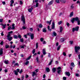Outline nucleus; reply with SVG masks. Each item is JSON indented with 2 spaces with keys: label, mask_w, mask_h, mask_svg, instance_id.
Instances as JSON below:
<instances>
[{
  "label": "nucleus",
  "mask_w": 80,
  "mask_h": 80,
  "mask_svg": "<svg viewBox=\"0 0 80 80\" xmlns=\"http://www.w3.org/2000/svg\"><path fill=\"white\" fill-rule=\"evenodd\" d=\"M11 33H13V31H11L8 32V34L7 36V37H8V40H9V41L10 42V41H11V40H12V37H10V36L11 35H10V34Z\"/></svg>",
  "instance_id": "nucleus-1"
},
{
  "label": "nucleus",
  "mask_w": 80,
  "mask_h": 80,
  "mask_svg": "<svg viewBox=\"0 0 80 80\" xmlns=\"http://www.w3.org/2000/svg\"><path fill=\"white\" fill-rule=\"evenodd\" d=\"M75 52L76 54H79V50L80 49V48L79 46H75Z\"/></svg>",
  "instance_id": "nucleus-2"
},
{
  "label": "nucleus",
  "mask_w": 80,
  "mask_h": 80,
  "mask_svg": "<svg viewBox=\"0 0 80 80\" xmlns=\"http://www.w3.org/2000/svg\"><path fill=\"white\" fill-rule=\"evenodd\" d=\"M79 20V18L78 17H76L75 18H73L72 19H71V22L72 23H74V22L75 21H76V22H77Z\"/></svg>",
  "instance_id": "nucleus-3"
},
{
  "label": "nucleus",
  "mask_w": 80,
  "mask_h": 80,
  "mask_svg": "<svg viewBox=\"0 0 80 80\" xmlns=\"http://www.w3.org/2000/svg\"><path fill=\"white\" fill-rule=\"evenodd\" d=\"M28 35H29V36H30L32 40L33 39V38H34V34L33 33L31 34V33H28Z\"/></svg>",
  "instance_id": "nucleus-4"
},
{
  "label": "nucleus",
  "mask_w": 80,
  "mask_h": 80,
  "mask_svg": "<svg viewBox=\"0 0 80 80\" xmlns=\"http://www.w3.org/2000/svg\"><path fill=\"white\" fill-rule=\"evenodd\" d=\"M79 28V27L77 26V27H76L75 28H72V32H74L75 31H77V32L78 31V29Z\"/></svg>",
  "instance_id": "nucleus-5"
},
{
  "label": "nucleus",
  "mask_w": 80,
  "mask_h": 80,
  "mask_svg": "<svg viewBox=\"0 0 80 80\" xmlns=\"http://www.w3.org/2000/svg\"><path fill=\"white\" fill-rule=\"evenodd\" d=\"M54 22H55L54 21H53L52 26V29H54V28H55V23H54Z\"/></svg>",
  "instance_id": "nucleus-6"
},
{
  "label": "nucleus",
  "mask_w": 80,
  "mask_h": 80,
  "mask_svg": "<svg viewBox=\"0 0 80 80\" xmlns=\"http://www.w3.org/2000/svg\"><path fill=\"white\" fill-rule=\"evenodd\" d=\"M21 19H22V20L23 23H25V17L23 16H22V17L21 18Z\"/></svg>",
  "instance_id": "nucleus-7"
},
{
  "label": "nucleus",
  "mask_w": 80,
  "mask_h": 80,
  "mask_svg": "<svg viewBox=\"0 0 80 80\" xmlns=\"http://www.w3.org/2000/svg\"><path fill=\"white\" fill-rule=\"evenodd\" d=\"M65 73V74L66 75H67V76H68V77H70V72H66Z\"/></svg>",
  "instance_id": "nucleus-8"
},
{
  "label": "nucleus",
  "mask_w": 80,
  "mask_h": 80,
  "mask_svg": "<svg viewBox=\"0 0 80 80\" xmlns=\"http://www.w3.org/2000/svg\"><path fill=\"white\" fill-rule=\"evenodd\" d=\"M42 53L43 55H46V54H47V53H46V52H45V49H43Z\"/></svg>",
  "instance_id": "nucleus-9"
},
{
  "label": "nucleus",
  "mask_w": 80,
  "mask_h": 80,
  "mask_svg": "<svg viewBox=\"0 0 80 80\" xmlns=\"http://www.w3.org/2000/svg\"><path fill=\"white\" fill-rule=\"evenodd\" d=\"M53 1L52 0L51 1H50L48 3V5H51L53 4Z\"/></svg>",
  "instance_id": "nucleus-10"
},
{
  "label": "nucleus",
  "mask_w": 80,
  "mask_h": 80,
  "mask_svg": "<svg viewBox=\"0 0 80 80\" xmlns=\"http://www.w3.org/2000/svg\"><path fill=\"white\" fill-rule=\"evenodd\" d=\"M71 66L72 68H73V67H75V64H74V63L72 62L71 64Z\"/></svg>",
  "instance_id": "nucleus-11"
},
{
  "label": "nucleus",
  "mask_w": 80,
  "mask_h": 80,
  "mask_svg": "<svg viewBox=\"0 0 80 80\" xmlns=\"http://www.w3.org/2000/svg\"><path fill=\"white\" fill-rule=\"evenodd\" d=\"M33 8H32V7H31V8H29L28 9V12H32V10H33Z\"/></svg>",
  "instance_id": "nucleus-12"
},
{
  "label": "nucleus",
  "mask_w": 80,
  "mask_h": 80,
  "mask_svg": "<svg viewBox=\"0 0 80 80\" xmlns=\"http://www.w3.org/2000/svg\"><path fill=\"white\" fill-rule=\"evenodd\" d=\"M46 70L47 72H49L50 70L49 68H46Z\"/></svg>",
  "instance_id": "nucleus-13"
},
{
  "label": "nucleus",
  "mask_w": 80,
  "mask_h": 80,
  "mask_svg": "<svg viewBox=\"0 0 80 80\" xmlns=\"http://www.w3.org/2000/svg\"><path fill=\"white\" fill-rule=\"evenodd\" d=\"M3 54V49H2L0 50V55Z\"/></svg>",
  "instance_id": "nucleus-14"
},
{
  "label": "nucleus",
  "mask_w": 80,
  "mask_h": 80,
  "mask_svg": "<svg viewBox=\"0 0 80 80\" xmlns=\"http://www.w3.org/2000/svg\"><path fill=\"white\" fill-rule=\"evenodd\" d=\"M52 35L53 36H55V37H56L57 36V33L55 32H52Z\"/></svg>",
  "instance_id": "nucleus-15"
},
{
  "label": "nucleus",
  "mask_w": 80,
  "mask_h": 80,
  "mask_svg": "<svg viewBox=\"0 0 80 80\" xmlns=\"http://www.w3.org/2000/svg\"><path fill=\"white\" fill-rule=\"evenodd\" d=\"M64 41H65L64 38H62L60 39V42H64Z\"/></svg>",
  "instance_id": "nucleus-16"
},
{
  "label": "nucleus",
  "mask_w": 80,
  "mask_h": 80,
  "mask_svg": "<svg viewBox=\"0 0 80 80\" xmlns=\"http://www.w3.org/2000/svg\"><path fill=\"white\" fill-rule=\"evenodd\" d=\"M55 71H56V68H54L52 69V71L53 73H55Z\"/></svg>",
  "instance_id": "nucleus-17"
},
{
  "label": "nucleus",
  "mask_w": 80,
  "mask_h": 80,
  "mask_svg": "<svg viewBox=\"0 0 80 80\" xmlns=\"http://www.w3.org/2000/svg\"><path fill=\"white\" fill-rule=\"evenodd\" d=\"M73 15V12H72L70 13V17H72Z\"/></svg>",
  "instance_id": "nucleus-18"
},
{
  "label": "nucleus",
  "mask_w": 80,
  "mask_h": 80,
  "mask_svg": "<svg viewBox=\"0 0 80 80\" xmlns=\"http://www.w3.org/2000/svg\"><path fill=\"white\" fill-rule=\"evenodd\" d=\"M52 20H51L50 21V22L48 21H47V23H48L49 24V25H51V23L52 22Z\"/></svg>",
  "instance_id": "nucleus-19"
},
{
  "label": "nucleus",
  "mask_w": 80,
  "mask_h": 80,
  "mask_svg": "<svg viewBox=\"0 0 80 80\" xmlns=\"http://www.w3.org/2000/svg\"><path fill=\"white\" fill-rule=\"evenodd\" d=\"M52 62H53V60H51L50 62L49 63L48 65H51Z\"/></svg>",
  "instance_id": "nucleus-20"
},
{
  "label": "nucleus",
  "mask_w": 80,
  "mask_h": 80,
  "mask_svg": "<svg viewBox=\"0 0 80 80\" xmlns=\"http://www.w3.org/2000/svg\"><path fill=\"white\" fill-rule=\"evenodd\" d=\"M14 74L16 75H18V72L16 70L14 71Z\"/></svg>",
  "instance_id": "nucleus-21"
},
{
  "label": "nucleus",
  "mask_w": 80,
  "mask_h": 80,
  "mask_svg": "<svg viewBox=\"0 0 80 80\" xmlns=\"http://www.w3.org/2000/svg\"><path fill=\"white\" fill-rule=\"evenodd\" d=\"M43 32H47V30H46V28H44L42 29Z\"/></svg>",
  "instance_id": "nucleus-22"
},
{
  "label": "nucleus",
  "mask_w": 80,
  "mask_h": 80,
  "mask_svg": "<svg viewBox=\"0 0 80 80\" xmlns=\"http://www.w3.org/2000/svg\"><path fill=\"white\" fill-rule=\"evenodd\" d=\"M62 30H63V28H62V27H60V31L61 33H62Z\"/></svg>",
  "instance_id": "nucleus-23"
},
{
  "label": "nucleus",
  "mask_w": 80,
  "mask_h": 80,
  "mask_svg": "<svg viewBox=\"0 0 80 80\" xmlns=\"http://www.w3.org/2000/svg\"><path fill=\"white\" fill-rule=\"evenodd\" d=\"M2 26L3 27V28H5V27H6V24H2Z\"/></svg>",
  "instance_id": "nucleus-24"
},
{
  "label": "nucleus",
  "mask_w": 80,
  "mask_h": 80,
  "mask_svg": "<svg viewBox=\"0 0 80 80\" xmlns=\"http://www.w3.org/2000/svg\"><path fill=\"white\" fill-rule=\"evenodd\" d=\"M60 47H61V46L60 45H59L58 46V47L57 48L58 51V50H59L60 49Z\"/></svg>",
  "instance_id": "nucleus-25"
},
{
  "label": "nucleus",
  "mask_w": 80,
  "mask_h": 80,
  "mask_svg": "<svg viewBox=\"0 0 80 80\" xmlns=\"http://www.w3.org/2000/svg\"><path fill=\"white\" fill-rule=\"evenodd\" d=\"M38 27L39 28H42V25L41 24H40L39 25H38Z\"/></svg>",
  "instance_id": "nucleus-26"
},
{
  "label": "nucleus",
  "mask_w": 80,
  "mask_h": 80,
  "mask_svg": "<svg viewBox=\"0 0 80 80\" xmlns=\"http://www.w3.org/2000/svg\"><path fill=\"white\" fill-rule=\"evenodd\" d=\"M14 38L15 39H17L18 38V36L15 35L14 36Z\"/></svg>",
  "instance_id": "nucleus-27"
},
{
  "label": "nucleus",
  "mask_w": 80,
  "mask_h": 80,
  "mask_svg": "<svg viewBox=\"0 0 80 80\" xmlns=\"http://www.w3.org/2000/svg\"><path fill=\"white\" fill-rule=\"evenodd\" d=\"M35 75H36V73L35 72H33V73H32V76L33 77Z\"/></svg>",
  "instance_id": "nucleus-28"
},
{
  "label": "nucleus",
  "mask_w": 80,
  "mask_h": 80,
  "mask_svg": "<svg viewBox=\"0 0 80 80\" xmlns=\"http://www.w3.org/2000/svg\"><path fill=\"white\" fill-rule=\"evenodd\" d=\"M14 66H19V64H18V63H16L14 64Z\"/></svg>",
  "instance_id": "nucleus-29"
},
{
  "label": "nucleus",
  "mask_w": 80,
  "mask_h": 80,
  "mask_svg": "<svg viewBox=\"0 0 80 80\" xmlns=\"http://www.w3.org/2000/svg\"><path fill=\"white\" fill-rule=\"evenodd\" d=\"M77 22L78 23V25H80V20H79L78 21H77Z\"/></svg>",
  "instance_id": "nucleus-30"
},
{
  "label": "nucleus",
  "mask_w": 80,
  "mask_h": 80,
  "mask_svg": "<svg viewBox=\"0 0 80 80\" xmlns=\"http://www.w3.org/2000/svg\"><path fill=\"white\" fill-rule=\"evenodd\" d=\"M36 60L37 61V62H39V60L38 59V58L37 57L36 58Z\"/></svg>",
  "instance_id": "nucleus-31"
},
{
  "label": "nucleus",
  "mask_w": 80,
  "mask_h": 80,
  "mask_svg": "<svg viewBox=\"0 0 80 80\" xmlns=\"http://www.w3.org/2000/svg\"><path fill=\"white\" fill-rule=\"evenodd\" d=\"M55 1L57 3H60V1H59V0H55Z\"/></svg>",
  "instance_id": "nucleus-32"
},
{
  "label": "nucleus",
  "mask_w": 80,
  "mask_h": 80,
  "mask_svg": "<svg viewBox=\"0 0 80 80\" xmlns=\"http://www.w3.org/2000/svg\"><path fill=\"white\" fill-rule=\"evenodd\" d=\"M38 42H37L36 44L37 49V48H38Z\"/></svg>",
  "instance_id": "nucleus-33"
},
{
  "label": "nucleus",
  "mask_w": 80,
  "mask_h": 80,
  "mask_svg": "<svg viewBox=\"0 0 80 80\" xmlns=\"http://www.w3.org/2000/svg\"><path fill=\"white\" fill-rule=\"evenodd\" d=\"M62 21H60L58 22V25H60V24H62Z\"/></svg>",
  "instance_id": "nucleus-34"
},
{
  "label": "nucleus",
  "mask_w": 80,
  "mask_h": 80,
  "mask_svg": "<svg viewBox=\"0 0 80 80\" xmlns=\"http://www.w3.org/2000/svg\"><path fill=\"white\" fill-rule=\"evenodd\" d=\"M30 58H31V56H29L28 58L26 59V60H30Z\"/></svg>",
  "instance_id": "nucleus-35"
},
{
  "label": "nucleus",
  "mask_w": 80,
  "mask_h": 80,
  "mask_svg": "<svg viewBox=\"0 0 80 80\" xmlns=\"http://www.w3.org/2000/svg\"><path fill=\"white\" fill-rule=\"evenodd\" d=\"M29 63V62L28 61H27L25 63V65H28Z\"/></svg>",
  "instance_id": "nucleus-36"
},
{
  "label": "nucleus",
  "mask_w": 80,
  "mask_h": 80,
  "mask_svg": "<svg viewBox=\"0 0 80 80\" xmlns=\"http://www.w3.org/2000/svg\"><path fill=\"white\" fill-rule=\"evenodd\" d=\"M9 48V45H6L5 46L6 48Z\"/></svg>",
  "instance_id": "nucleus-37"
},
{
  "label": "nucleus",
  "mask_w": 80,
  "mask_h": 80,
  "mask_svg": "<svg viewBox=\"0 0 80 80\" xmlns=\"http://www.w3.org/2000/svg\"><path fill=\"white\" fill-rule=\"evenodd\" d=\"M11 3H12L13 4V3H14V1H13V0H11L10 1Z\"/></svg>",
  "instance_id": "nucleus-38"
},
{
  "label": "nucleus",
  "mask_w": 80,
  "mask_h": 80,
  "mask_svg": "<svg viewBox=\"0 0 80 80\" xmlns=\"http://www.w3.org/2000/svg\"><path fill=\"white\" fill-rule=\"evenodd\" d=\"M20 42H23V38H21L20 39Z\"/></svg>",
  "instance_id": "nucleus-39"
},
{
  "label": "nucleus",
  "mask_w": 80,
  "mask_h": 80,
  "mask_svg": "<svg viewBox=\"0 0 80 80\" xmlns=\"http://www.w3.org/2000/svg\"><path fill=\"white\" fill-rule=\"evenodd\" d=\"M38 3L37 2L36 4V7H38Z\"/></svg>",
  "instance_id": "nucleus-40"
},
{
  "label": "nucleus",
  "mask_w": 80,
  "mask_h": 80,
  "mask_svg": "<svg viewBox=\"0 0 80 80\" xmlns=\"http://www.w3.org/2000/svg\"><path fill=\"white\" fill-rule=\"evenodd\" d=\"M59 1H60V2H63L64 3H65V1L63 0H59Z\"/></svg>",
  "instance_id": "nucleus-41"
},
{
  "label": "nucleus",
  "mask_w": 80,
  "mask_h": 80,
  "mask_svg": "<svg viewBox=\"0 0 80 80\" xmlns=\"http://www.w3.org/2000/svg\"><path fill=\"white\" fill-rule=\"evenodd\" d=\"M6 64H8V61H4V62Z\"/></svg>",
  "instance_id": "nucleus-42"
},
{
  "label": "nucleus",
  "mask_w": 80,
  "mask_h": 80,
  "mask_svg": "<svg viewBox=\"0 0 80 80\" xmlns=\"http://www.w3.org/2000/svg\"><path fill=\"white\" fill-rule=\"evenodd\" d=\"M35 50L33 49L32 51V53L33 54H34V53H35Z\"/></svg>",
  "instance_id": "nucleus-43"
},
{
  "label": "nucleus",
  "mask_w": 80,
  "mask_h": 80,
  "mask_svg": "<svg viewBox=\"0 0 80 80\" xmlns=\"http://www.w3.org/2000/svg\"><path fill=\"white\" fill-rule=\"evenodd\" d=\"M18 38H22V36H21V35H18Z\"/></svg>",
  "instance_id": "nucleus-44"
},
{
  "label": "nucleus",
  "mask_w": 80,
  "mask_h": 80,
  "mask_svg": "<svg viewBox=\"0 0 80 80\" xmlns=\"http://www.w3.org/2000/svg\"><path fill=\"white\" fill-rule=\"evenodd\" d=\"M57 72L58 73H60L61 72V70H59L57 71Z\"/></svg>",
  "instance_id": "nucleus-45"
},
{
  "label": "nucleus",
  "mask_w": 80,
  "mask_h": 80,
  "mask_svg": "<svg viewBox=\"0 0 80 80\" xmlns=\"http://www.w3.org/2000/svg\"><path fill=\"white\" fill-rule=\"evenodd\" d=\"M63 80H67V77H63Z\"/></svg>",
  "instance_id": "nucleus-46"
},
{
  "label": "nucleus",
  "mask_w": 80,
  "mask_h": 80,
  "mask_svg": "<svg viewBox=\"0 0 80 80\" xmlns=\"http://www.w3.org/2000/svg\"><path fill=\"white\" fill-rule=\"evenodd\" d=\"M70 42L71 45H72V44H73V42L72 41H70Z\"/></svg>",
  "instance_id": "nucleus-47"
},
{
  "label": "nucleus",
  "mask_w": 80,
  "mask_h": 80,
  "mask_svg": "<svg viewBox=\"0 0 80 80\" xmlns=\"http://www.w3.org/2000/svg\"><path fill=\"white\" fill-rule=\"evenodd\" d=\"M3 42L2 41L0 43V45H3Z\"/></svg>",
  "instance_id": "nucleus-48"
},
{
  "label": "nucleus",
  "mask_w": 80,
  "mask_h": 80,
  "mask_svg": "<svg viewBox=\"0 0 80 80\" xmlns=\"http://www.w3.org/2000/svg\"><path fill=\"white\" fill-rule=\"evenodd\" d=\"M63 54L64 56H66V53L65 52H63Z\"/></svg>",
  "instance_id": "nucleus-49"
},
{
  "label": "nucleus",
  "mask_w": 80,
  "mask_h": 80,
  "mask_svg": "<svg viewBox=\"0 0 80 80\" xmlns=\"http://www.w3.org/2000/svg\"><path fill=\"white\" fill-rule=\"evenodd\" d=\"M20 5H22V4H23V2H22V1H20Z\"/></svg>",
  "instance_id": "nucleus-50"
},
{
  "label": "nucleus",
  "mask_w": 80,
  "mask_h": 80,
  "mask_svg": "<svg viewBox=\"0 0 80 80\" xmlns=\"http://www.w3.org/2000/svg\"><path fill=\"white\" fill-rule=\"evenodd\" d=\"M76 77H78L79 76V74H78H78L76 73Z\"/></svg>",
  "instance_id": "nucleus-51"
},
{
  "label": "nucleus",
  "mask_w": 80,
  "mask_h": 80,
  "mask_svg": "<svg viewBox=\"0 0 80 80\" xmlns=\"http://www.w3.org/2000/svg\"><path fill=\"white\" fill-rule=\"evenodd\" d=\"M43 38H41L40 41H41V42H43Z\"/></svg>",
  "instance_id": "nucleus-52"
},
{
  "label": "nucleus",
  "mask_w": 80,
  "mask_h": 80,
  "mask_svg": "<svg viewBox=\"0 0 80 80\" xmlns=\"http://www.w3.org/2000/svg\"><path fill=\"white\" fill-rule=\"evenodd\" d=\"M22 69H21L20 71L19 72V73H22Z\"/></svg>",
  "instance_id": "nucleus-53"
},
{
  "label": "nucleus",
  "mask_w": 80,
  "mask_h": 80,
  "mask_svg": "<svg viewBox=\"0 0 80 80\" xmlns=\"http://www.w3.org/2000/svg\"><path fill=\"white\" fill-rule=\"evenodd\" d=\"M3 19H0V22H3Z\"/></svg>",
  "instance_id": "nucleus-54"
},
{
  "label": "nucleus",
  "mask_w": 80,
  "mask_h": 80,
  "mask_svg": "<svg viewBox=\"0 0 80 80\" xmlns=\"http://www.w3.org/2000/svg\"><path fill=\"white\" fill-rule=\"evenodd\" d=\"M22 29H23V30H25V29H26V27H22Z\"/></svg>",
  "instance_id": "nucleus-55"
},
{
  "label": "nucleus",
  "mask_w": 80,
  "mask_h": 80,
  "mask_svg": "<svg viewBox=\"0 0 80 80\" xmlns=\"http://www.w3.org/2000/svg\"><path fill=\"white\" fill-rule=\"evenodd\" d=\"M61 68L60 67H58V70H61Z\"/></svg>",
  "instance_id": "nucleus-56"
},
{
  "label": "nucleus",
  "mask_w": 80,
  "mask_h": 80,
  "mask_svg": "<svg viewBox=\"0 0 80 80\" xmlns=\"http://www.w3.org/2000/svg\"><path fill=\"white\" fill-rule=\"evenodd\" d=\"M15 28L14 26H12V28H11V29H12V30H14Z\"/></svg>",
  "instance_id": "nucleus-57"
},
{
  "label": "nucleus",
  "mask_w": 80,
  "mask_h": 80,
  "mask_svg": "<svg viewBox=\"0 0 80 80\" xmlns=\"http://www.w3.org/2000/svg\"><path fill=\"white\" fill-rule=\"evenodd\" d=\"M1 35L2 36H3V35H4V34H3V32H2V33H1Z\"/></svg>",
  "instance_id": "nucleus-58"
},
{
  "label": "nucleus",
  "mask_w": 80,
  "mask_h": 80,
  "mask_svg": "<svg viewBox=\"0 0 80 80\" xmlns=\"http://www.w3.org/2000/svg\"><path fill=\"white\" fill-rule=\"evenodd\" d=\"M74 8V7H73V5H72L71 6V8H72H72Z\"/></svg>",
  "instance_id": "nucleus-59"
},
{
  "label": "nucleus",
  "mask_w": 80,
  "mask_h": 80,
  "mask_svg": "<svg viewBox=\"0 0 80 80\" xmlns=\"http://www.w3.org/2000/svg\"><path fill=\"white\" fill-rule=\"evenodd\" d=\"M2 3L3 4V5H5V2H2Z\"/></svg>",
  "instance_id": "nucleus-60"
},
{
  "label": "nucleus",
  "mask_w": 80,
  "mask_h": 80,
  "mask_svg": "<svg viewBox=\"0 0 80 80\" xmlns=\"http://www.w3.org/2000/svg\"><path fill=\"white\" fill-rule=\"evenodd\" d=\"M30 31H31V32H32V31H33V28H30Z\"/></svg>",
  "instance_id": "nucleus-61"
},
{
  "label": "nucleus",
  "mask_w": 80,
  "mask_h": 80,
  "mask_svg": "<svg viewBox=\"0 0 80 80\" xmlns=\"http://www.w3.org/2000/svg\"><path fill=\"white\" fill-rule=\"evenodd\" d=\"M56 45L57 47H58V42L56 43Z\"/></svg>",
  "instance_id": "nucleus-62"
},
{
  "label": "nucleus",
  "mask_w": 80,
  "mask_h": 80,
  "mask_svg": "<svg viewBox=\"0 0 80 80\" xmlns=\"http://www.w3.org/2000/svg\"><path fill=\"white\" fill-rule=\"evenodd\" d=\"M28 77V75H26L25 78H27Z\"/></svg>",
  "instance_id": "nucleus-63"
},
{
  "label": "nucleus",
  "mask_w": 80,
  "mask_h": 80,
  "mask_svg": "<svg viewBox=\"0 0 80 80\" xmlns=\"http://www.w3.org/2000/svg\"><path fill=\"white\" fill-rule=\"evenodd\" d=\"M78 58L79 59H80V54L78 55Z\"/></svg>",
  "instance_id": "nucleus-64"
}]
</instances>
